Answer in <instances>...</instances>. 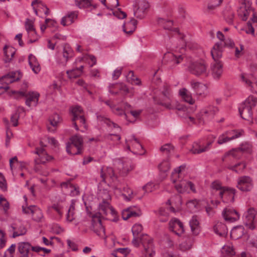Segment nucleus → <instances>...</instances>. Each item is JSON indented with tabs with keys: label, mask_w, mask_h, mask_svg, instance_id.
Wrapping results in <instances>:
<instances>
[{
	"label": "nucleus",
	"mask_w": 257,
	"mask_h": 257,
	"mask_svg": "<svg viewBox=\"0 0 257 257\" xmlns=\"http://www.w3.org/2000/svg\"><path fill=\"white\" fill-rule=\"evenodd\" d=\"M250 0H243L237 10L238 16L243 20L246 21L249 16H251L245 28L246 33L254 35V29L257 28V12H254L251 7Z\"/></svg>",
	"instance_id": "1"
},
{
	"label": "nucleus",
	"mask_w": 257,
	"mask_h": 257,
	"mask_svg": "<svg viewBox=\"0 0 257 257\" xmlns=\"http://www.w3.org/2000/svg\"><path fill=\"white\" fill-rule=\"evenodd\" d=\"M211 54L215 62L211 65L212 74L214 78L218 79L223 72V64L219 60L222 55V44L216 43L211 51Z\"/></svg>",
	"instance_id": "2"
},
{
	"label": "nucleus",
	"mask_w": 257,
	"mask_h": 257,
	"mask_svg": "<svg viewBox=\"0 0 257 257\" xmlns=\"http://www.w3.org/2000/svg\"><path fill=\"white\" fill-rule=\"evenodd\" d=\"M137 237L134 236L132 240L133 244L136 247H138L141 242L144 247L142 252L144 257H153L155 252L152 237L146 234H142L139 239Z\"/></svg>",
	"instance_id": "3"
},
{
	"label": "nucleus",
	"mask_w": 257,
	"mask_h": 257,
	"mask_svg": "<svg viewBox=\"0 0 257 257\" xmlns=\"http://www.w3.org/2000/svg\"><path fill=\"white\" fill-rule=\"evenodd\" d=\"M83 149V139L81 136L75 135L71 137L66 145L67 152L72 155H78L82 153Z\"/></svg>",
	"instance_id": "4"
},
{
	"label": "nucleus",
	"mask_w": 257,
	"mask_h": 257,
	"mask_svg": "<svg viewBox=\"0 0 257 257\" xmlns=\"http://www.w3.org/2000/svg\"><path fill=\"white\" fill-rule=\"evenodd\" d=\"M97 118L98 121L103 122L106 124L111 129H114L116 130L115 134H106L104 136V138L106 141H111L113 142L114 143H116V142L119 141L121 137L120 136L117 134L118 132H120L121 131V127L116 123L114 122L111 121L109 118L104 117L101 115H97Z\"/></svg>",
	"instance_id": "5"
},
{
	"label": "nucleus",
	"mask_w": 257,
	"mask_h": 257,
	"mask_svg": "<svg viewBox=\"0 0 257 257\" xmlns=\"http://www.w3.org/2000/svg\"><path fill=\"white\" fill-rule=\"evenodd\" d=\"M188 70L196 76H206L208 74L207 66L203 60L191 62L188 66Z\"/></svg>",
	"instance_id": "6"
},
{
	"label": "nucleus",
	"mask_w": 257,
	"mask_h": 257,
	"mask_svg": "<svg viewBox=\"0 0 257 257\" xmlns=\"http://www.w3.org/2000/svg\"><path fill=\"white\" fill-rule=\"evenodd\" d=\"M34 153L37 155L34 160L35 164L34 169L36 172L40 170L38 166V165H44L54 159L53 157L49 155L44 148H36Z\"/></svg>",
	"instance_id": "7"
},
{
	"label": "nucleus",
	"mask_w": 257,
	"mask_h": 257,
	"mask_svg": "<svg viewBox=\"0 0 257 257\" xmlns=\"http://www.w3.org/2000/svg\"><path fill=\"white\" fill-rule=\"evenodd\" d=\"M71 112L73 115L72 120L73 125L76 131L79 130L78 126L77 124V121H79L80 125H83L86 128L85 118L84 117V112L82 108L80 106H76L72 108Z\"/></svg>",
	"instance_id": "8"
},
{
	"label": "nucleus",
	"mask_w": 257,
	"mask_h": 257,
	"mask_svg": "<svg viewBox=\"0 0 257 257\" xmlns=\"http://www.w3.org/2000/svg\"><path fill=\"white\" fill-rule=\"evenodd\" d=\"M162 94L164 97L158 103L169 109H175V106L173 104V100L169 86L166 85L164 86Z\"/></svg>",
	"instance_id": "9"
},
{
	"label": "nucleus",
	"mask_w": 257,
	"mask_h": 257,
	"mask_svg": "<svg viewBox=\"0 0 257 257\" xmlns=\"http://www.w3.org/2000/svg\"><path fill=\"white\" fill-rule=\"evenodd\" d=\"M216 136L210 135L207 137V142L205 145H202L198 143L193 145L191 152L194 154H198L208 151L211 148L212 144L214 142Z\"/></svg>",
	"instance_id": "10"
},
{
	"label": "nucleus",
	"mask_w": 257,
	"mask_h": 257,
	"mask_svg": "<svg viewBox=\"0 0 257 257\" xmlns=\"http://www.w3.org/2000/svg\"><path fill=\"white\" fill-rule=\"evenodd\" d=\"M183 55H175L173 53H168L164 55L163 63L169 69H173L176 65L180 64L184 58Z\"/></svg>",
	"instance_id": "11"
},
{
	"label": "nucleus",
	"mask_w": 257,
	"mask_h": 257,
	"mask_svg": "<svg viewBox=\"0 0 257 257\" xmlns=\"http://www.w3.org/2000/svg\"><path fill=\"white\" fill-rule=\"evenodd\" d=\"M256 211L254 208L250 207L244 212L243 218L245 225L251 230L255 227V220L254 219Z\"/></svg>",
	"instance_id": "12"
},
{
	"label": "nucleus",
	"mask_w": 257,
	"mask_h": 257,
	"mask_svg": "<svg viewBox=\"0 0 257 257\" xmlns=\"http://www.w3.org/2000/svg\"><path fill=\"white\" fill-rule=\"evenodd\" d=\"M236 187L241 191H249L253 187L252 179L248 176H243L237 179Z\"/></svg>",
	"instance_id": "13"
},
{
	"label": "nucleus",
	"mask_w": 257,
	"mask_h": 257,
	"mask_svg": "<svg viewBox=\"0 0 257 257\" xmlns=\"http://www.w3.org/2000/svg\"><path fill=\"white\" fill-rule=\"evenodd\" d=\"M91 229L99 236L103 237L105 235V229L98 214L92 216Z\"/></svg>",
	"instance_id": "14"
},
{
	"label": "nucleus",
	"mask_w": 257,
	"mask_h": 257,
	"mask_svg": "<svg viewBox=\"0 0 257 257\" xmlns=\"http://www.w3.org/2000/svg\"><path fill=\"white\" fill-rule=\"evenodd\" d=\"M109 202L110 201H102L99 205V211H101L102 214L105 215L109 214H111L114 217V218L112 219V220L114 222H116L118 220L116 212L114 208L110 206Z\"/></svg>",
	"instance_id": "15"
},
{
	"label": "nucleus",
	"mask_w": 257,
	"mask_h": 257,
	"mask_svg": "<svg viewBox=\"0 0 257 257\" xmlns=\"http://www.w3.org/2000/svg\"><path fill=\"white\" fill-rule=\"evenodd\" d=\"M236 192L235 189L225 187L223 188L219 193V196L224 203H232L234 201V197Z\"/></svg>",
	"instance_id": "16"
},
{
	"label": "nucleus",
	"mask_w": 257,
	"mask_h": 257,
	"mask_svg": "<svg viewBox=\"0 0 257 257\" xmlns=\"http://www.w3.org/2000/svg\"><path fill=\"white\" fill-rule=\"evenodd\" d=\"M23 212L25 214L31 213L33 218L36 221H41L43 218V213L42 210L34 205H31L29 207L22 206Z\"/></svg>",
	"instance_id": "17"
},
{
	"label": "nucleus",
	"mask_w": 257,
	"mask_h": 257,
	"mask_svg": "<svg viewBox=\"0 0 257 257\" xmlns=\"http://www.w3.org/2000/svg\"><path fill=\"white\" fill-rule=\"evenodd\" d=\"M129 143L127 144V149L130 150L133 154L137 155H142L143 147L140 143L139 141L132 136V139L128 141Z\"/></svg>",
	"instance_id": "18"
},
{
	"label": "nucleus",
	"mask_w": 257,
	"mask_h": 257,
	"mask_svg": "<svg viewBox=\"0 0 257 257\" xmlns=\"http://www.w3.org/2000/svg\"><path fill=\"white\" fill-rule=\"evenodd\" d=\"M73 57V51L68 45H65L63 46L62 52L59 54V63L65 65L70 58Z\"/></svg>",
	"instance_id": "19"
},
{
	"label": "nucleus",
	"mask_w": 257,
	"mask_h": 257,
	"mask_svg": "<svg viewBox=\"0 0 257 257\" xmlns=\"http://www.w3.org/2000/svg\"><path fill=\"white\" fill-rule=\"evenodd\" d=\"M222 215L225 220L230 222H234L239 219V213L232 208H226L222 212Z\"/></svg>",
	"instance_id": "20"
},
{
	"label": "nucleus",
	"mask_w": 257,
	"mask_h": 257,
	"mask_svg": "<svg viewBox=\"0 0 257 257\" xmlns=\"http://www.w3.org/2000/svg\"><path fill=\"white\" fill-rule=\"evenodd\" d=\"M40 93L37 91H29L26 93L25 104L28 107L36 106L38 103Z\"/></svg>",
	"instance_id": "21"
},
{
	"label": "nucleus",
	"mask_w": 257,
	"mask_h": 257,
	"mask_svg": "<svg viewBox=\"0 0 257 257\" xmlns=\"http://www.w3.org/2000/svg\"><path fill=\"white\" fill-rule=\"evenodd\" d=\"M170 229L176 234L180 236L184 232L183 223L177 218L172 219L169 222Z\"/></svg>",
	"instance_id": "22"
},
{
	"label": "nucleus",
	"mask_w": 257,
	"mask_h": 257,
	"mask_svg": "<svg viewBox=\"0 0 257 257\" xmlns=\"http://www.w3.org/2000/svg\"><path fill=\"white\" fill-rule=\"evenodd\" d=\"M109 92L114 95L119 92L126 95L129 92V89L126 85L123 83L111 84L109 85Z\"/></svg>",
	"instance_id": "23"
},
{
	"label": "nucleus",
	"mask_w": 257,
	"mask_h": 257,
	"mask_svg": "<svg viewBox=\"0 0 257 257\" xmlns=\"http://www.w3.org/2000/svg\"><path fill=\"white\" fill-rule=\"evenodd\" d=\"M31 250V244L27 241L20 242L18 243V251L20 257H29Z\"/></svg>",
	"instance_id": "24"
},
{
	"label": "nucleus",
	"mask_w": 257,
	"mask_h": 257,
	"mask_svg": "<svg viewBox=\"0 0 257 257\" xmlns=\"http://www.w3.org/2000/svg\"><path fill=\"white\" fill-rule=\"evenodd\" d=\"M190 85L194 93L197 95L204 94L207 90L206 86L200 82L192 81L190 82Z\"/></svg>",
	"instance_id": "25"
},
{
	"label": "nucleus",
	"mask_w": 257,
	"mask_h": 257,
	"mask_svg": "<svg viewBox=\"0 0 257 257\" xmlns=\"http://www.w3.org/2000/svg\"><path fill=\"white\" fill-rule=\"evenodd\" d=\"M78 12L76 11L69 12L61 20V24L64 26H69L72 24L77 18Z\"/></svg>",
	"instance_id": "26"
},
{
	"label": "nucleus",
	"mask_w": 257,
	"mask_h": 257,
	"mask_svg": "<svg viewBox=\"0 0 257 257\" xmlns=\"http://www.w3.org/2000/svg\"><path fill=\"white\" fill-rule=\"evenodd\" d=\"M218 109L214 106H209L201 111L202 118L203 120L211 119L214 117Z\"/></svg>",
	"instance_id": "27"
},
{
	"label": "nucleus",
	"mask_w": 257,
	"mask_h": 257,
	"mask_svg": "<svg viewBox=\"0 0 257 257\" xmlns=\"http://www.w3.org/2000/svg\"><path fill=\"white\" fill-rule=\"evenodd\" d=\"M140 210L138 211L134 209V207H128L122 211L121 215L123 220H126L131 217H137L141 215Z\"/></svg>",
	"instance_id": "28"
},
{
	"label": "nucleus",
	"mask_w": 257,
	"mask_h": 257,
	"mask_svg": "<svg viewBox=\"0 0 257 257\" xmlns=\"http://www.w3.org/2000/svg\"><path fill=\"white\" fill-rule=\"evenodd\" d=\"M252 109L249 106H245L241 104L238 107L239 112L240 116L244 119H248L252 117Z\"/></svg>",
	"instance_id": "29"
},
{
	"label": "nucleus",
	"mask_w": 257,
	"mask_h": 257,
	"mask_svg": "<svg viewBox=\"0 0 257 257\" xmlns=\"http://www.w3.org/2000/svg\"><path fill=\"white\" fill-rule=\"evenodd\" d=\"M10 231L13 232L12 237L15 238L17 236L25 235L27 232V229L23 225L14 224L11 226Z\"/></svg>",
	"instance_id": "30"
},
{
	"label": "nucleus",
	"mask_w": 257,
	"mask_h": 257,
	"mask_svg": "<svg viewBox=\"0 0 257 257\" xmlns=\"http://www.w3.org/2000/svg\"><path fill=\"white\" fill-rule=\"evenodd\" d=\"M189 225L193 234L196 235H198L200 232V229L199 222L197 216L194 215L192 216L189 221Z\"/></svg>",
	"instance_id": "31"
},
{
	"label": "nucleus",
	"mask_w": 257,
	"mask_h": 257,
	"mask_svg": "<svg viewBox=\"0 0 257 257\" xmlns=\"http://www.w3.org/2000/svg\"><path fill=\"white\" fill-rule=\"evenodd\" d=\"M15 52L16 51L14 47L5 45L4 47V52L5 56L4 61L5 63L10 62L12 60L15 54Z\"/></svg>",
	"instance_id": "32"
},
{
	"label": "nucleus",
	"mask_w": 257,
	"mask_h": 257,
	"mask_svg": "<svg viewBox=\"0 0 257 257\" xmlns=\"http://www.w3.org/2000/svg\"><path fill=\"white\" fill-rule=\"evenodd\" d=\"M29 64L35 73H38L40 71V66L36 57L30 54L28 57Z\"/></svg>",
	"instance_id": "33"
},
{
	"label": "nucleus",
	"mask_w": 257,
	"mask_h": 257,
	"mask_svg": "<svg viewBox=\"0 0 257 257\" xmlns=\"http://www.w3.org/2000/svg\"><path fill=\"white\" fill-rule=\"evenodd\" d=\"M216 36L220 40L219 43L222 44V49L224 47L232 48L234 46V42L230 39H225L224 35L220 31L217 32Z\"/></svg>",
	"instance_id": "34"
},
{
	"label": "nucleus",
	"mask_w": 257,
	"mask_h": 257,
	"mask_svg": "<svg viewBox=\"0 0 257 257\" xmlns=\"http://www.w3.org/2000/svg\"><path fill=\"white\" fill-rule=\"evenodd\" d=\"M20 74V73L18 71L12 72L4 76L2 79L7 81V83H13L21 78Z\"/></svg>",
	"instance_id": "35"
},
{
	"label": "nucleus",
	"mask_w": 257,
	"mask_h": 257,
	"mask_svg": "<svg viewBox=\"0 0 257 257\" xmlns=\"http://www.w3.org/2000/svg\"><path fill=\"white\" fill-rule=\"evenodd\" d=\"M245 149L242 147L234 149L226 153L224 157L231 156L235 159H240Z\"/></svg>",
	"instance_id": "36"
},
{
	"label": "nucleus",
	"mask_w": 257,
	"mask_h": 257,
	"mask_svg": "<svg viewBox=\"0 0 257 257\" xmlns=\"http://www.w3.org/2000/svg\"><path fill=\"white\" fill-rule=\"evenodd\" d=\"M137 25V21L132 18L129 22L123 25V31L126 34H131L135 30Z\"/></svg>",
	"instance_id": "37"
},
{
	"label": "nucleus",
	"mask_w": 257,
	"mask_h": 257,
	"mask_svg": "<svg viewBox=\"0 0 257 257\" xmlns=\"http://www.w3.org/2000/svg\"><path fill=\"white\" fill-rule=\"evenodd\" d=\"M100 177L102 181H105V179L108 178L113 179L114 177L113 169L111 167H103L101 170Z\"/></svg>",
	"instance_id": "38"
},
{
	"label": "nucleus",
	"mask_w": 257,
	"mask_h": 257,
	"mask_svg": "<svg viewBox=\"0 0 257 257\" xmlns=\"http://www.w3.org/2000/svg\"><path fill=\"white\" fill-rule=\"evenodd\" d=\"M179 94L185 101L190 104H192L194 102V99L192 98L191 94L186 88H183L179 90Z\"/></svg>",
	"instance_id": "39"
},
{
	"label": "nucleus",
	"mask_w": 257,
	"mask_h": 257,
	"mask_svg": "<svg viewBox=\"0 0 257 257\" xmlns=\"http://www.w3.org/2000/svg\"><path fill=\"white\" fill-rule=\"evenodd\" d=\"M213 229L215 233L219 236H224L227 233V227L226 225L221 222H218L215 225Z\"/></svg>",
	"instance_id": "40"
},
{
	"label": "nucleus",
	"mask_w": 257,
	"mask_h": 257,
	"mask_svg": "<svg viewBox=\"0 0 257 257\" xmlns=\"http://www.w3.org/2000/svg\"><path fill=\"white\" fill-rule=\"evenodd\" d=\"M174 31L176 33L177 37L179 38L181 41V48H183L184 47H185L186 48L191 49V44L189 42L187 41V40L186 39V36L180 33L177 29H175Z\"/></svg>",
	"instance_id": "41"
},
{
	"label": "nucleus",
	"mask_w": 257,
	"mask_h": 257,
	"mask_svg": "<svg viewBox=\"0 0 257 257\" xmlns=\"http://www.w3.org/2000/svg\"><path fill=\"white\" fill-rule=\"evenodd\" d=\"M229 134V133H223L222 134L220 135L218 138L217 144L219 145H222L226 143L231 140L237 138V135H233L231 137L227 136L226 135Z\"/></svg>",
	"instance_id": "42"
},
{
	"label": "nucleus",
	"mask_w": 257,
	"mask_h": 257,
	"mask_svg": "<svg viewBox=\"0 0 257 257\" xmlns=\"http://www.w3.org/2000/svg\"><path fill=\"white\" fill-rule=\"evenodd\" d=\"M246 166V165L245 163L244 162H241L233 166H229L228 169L237 174H240L243 172Z\"/></svg>",
	"instance_id": "43"
},
{
	"label": "nucleus",
	"mask_w": 257,
	"mask_h": 257,
	"mask_svg": "<svg viewBox=\"0 0 257 257\" xmlns=\"http://www.w3.org/2000/svg\"><path fill=\"white\" fill-rule=\"evenodd\" d=\"M119 165L121 167L122 173L125 174L135 168L134 164L130 160L122 162L120 163Z\"/></svg>",
	"instance_id": "44"
},
{
	"label": "nucleus",
	"mask_w": 257,
	"mask_h": 257,
	"mask_svg": "<svg viewBox=\"0 0 257 257\" xmlns=\"http://www.w3.org/2000/svg\"><path fill=\"white\" fill-rule=\"evenodd\" d=\"M75 218V203L72 200L66 214V220L70 222L74 220Z\"/></svg>",
	"instance_id": "45"
},
{
	"label": "nucleus",
	"mask_w": 257,
	"mask_h": 257,
	"mask_svg": "<svg viewBox=\"0 0 257 257\" xmlns=\"http://www.w3.org/2000/svg\"><path fill=\"white\" fill-rule=\"evenodd\" d=\"M98 198L102 201H110L111 196L107 189H100L98 193Z\"/></svg>",
	"instance_id": "46"
},
{
	"label": "nucleus",
	"mask_w": 257,
	"mask_h": 257,
	"mask_svg": "<svg viewBox=\"0 0 257 257\" xmlns=\"http://www.w3.org/2000/svg\"><path fill=\"white\" fill-rule=\"evenodd\" d=\"M241 79L247 85L250 87V90L253 92L257 94V83H252L251 81L248 80L244 74H242Z\"/></svg>",
	"instance_id": "47"
},
{
	"label": "nucleus",
	"mask_w": 257,
	"mask_h": 257,
	"mask_svg": "<svg viewBox=\"0 0 257 257\" xmlns=\"http://www.w3.org/2000/svg\"><path fill=\"white\" fill-rule=\"evenodd\" d=\"M222 253L225 256H232L235 254V251L231 245H225L222 247Z\"/></svg>",
	"instance_id": "48"
},
{
	"label": "nucleus",
	"mask_w": 257,
	"mask_h": 257,
	"mask_svg": "<svg viewBox=\"0 0 257 257\" xmlns=\"http://www.w3.org/2000/svg\"><path fill=\"white\" fill-rule=\"evenodd\" d=\"M175 187L179 193H182L187 190V181L181 180Z\"/></svg>",
	"instance_id": "49"
},
{
	"label": "nucleus",
	"mask_w": 257,
	"mask_h": 257,
	"mask_svg": "<svg viewBox=\"0 0 257 257\" xmlns=\"http://www.w3.org/2000/svg\"><path fill=\"white\" fill-rule=\"evenodd\" d=\"M257 103V98L254 97L252 95L248 96L245 100L241 103L242 104H244L245 106H249L252 109V107H254L256 106Z\"/></svg>",
	"instance_id": "50"
},
{
	"label": "nucleus",
	"mask_w": 257,
	"mask_h": 257,
	"mask_svg": "<svg viewBox=\"0 0 257 257\" xmlns=\"http://www.w3.org/2000/svg\"><path fill=\"white\" fill-rule=\"evenodd\" d=\"M186 205L190 212H195L197 211L198 209V206L199 205V202L196 199L192 200L187 202Z\"/></svg>",
	"instance_id": "51"
},
{
	"label": "nucleus",
	"mask_w": 257,
	"mask_h": 257,
	"mask_svg": "<svg viewBox=\"0 0 257 257\" xmlns=\"http://www.w3.org/2000/svg\"><path fill=\"white\" fill-rule=\"evenodd\" d=\"M62 207L58 204H54L51 206L48 207L47 211L48 213L52 212L53 210L55 211L60 217H62L63 212L62 211Z\"/></svg>",
	"instance_id": "52"
},
{
	"label": "nucleus",
	"mask_w": 257,
	"mask_h": 257,
	"mask_svg": "<svg viewBox=\"0 0 257 257\" xmlns=\"http://www.w3.org/2000/svg\"><path fill=\"white\" fill-rule=\"evenodd\" d=\"M126 79L128 82L132 84H135L136 85H140L141 84L140 80L134 76V72L130 71L127 75L126 76Z\"/></svg>",
	"instance_id": "53"
},
{
	"label": "nucleus",
	"mask_w": 257,
	"mask_h": 257,
	"mask_svg": "<svg viewBox=\"0 0 257 257\" xmlns=\"http://www.w3.org/2000/svg\"><path fill=\"white\" fill-rule=\"evenodd\" d=\"M25 28L29 34V35H35L36 33L35 30L34 28L33 22L32 21L27 19L25 23Z\"/></svg>",
	"instance_id": "54"
},
{
	"label": "nucleus",
	"mask_w": 257,
	"mask_h": 257,
	"mask_svg": "<svg viewBox=\"0 0 257 257\" xmlns=\"http://www.w3.org/2000/svg\"><path fill=\"white\" fill-rule=\"evenodd\" d=\"M158 215L161 222H166L168 220L169 214L167 209L161 208L158 211Z\"/></svg>",
	"instance_id": "55"
},
{
	"label": "nucleus",
	"mask_w": 257,
	"mask_h": 257,
	"mask_svg": "<svg viewBox=\"0 0 257 257\" xmlns=\"http://www.w3.org/2000/svg\"><path fill=\"white\" fill-rule=\"evenodd\" d=\"M158 22L159 23L162 25L164 28L166 30H171L173 25V22L171 20L167 21L163 19H159Z\"/></svg>",
	"instance_id": "56"
},
{
	"label": "nucleus",
	"mask_w": 257,
	"mask_h": 257,
	"mask_svg": "<svg viewBox=\"0 0 257 257\" xmlns=\"http://www.w3.org/2000/svg\"><path fill=\"white\" fill-rule=\"evenodd\" d=\"M182 166H180L178 168L175 169L172 173L171 180L173 183L178 182V179L179 178V175L181 173Z\"/></svg>",
	"instance_id": "57"
},
{
	"label": "nucleus",
	"mask_w": 257,
	"mask_h": 257,
	"mask_svg": "<svg viewBox=\"0 0 257 257\" xmlns=\"http://www.w3.org/2000/svg\"><path fill=\"white\" fill-rule=\"evenodd\" d=\"M0 206L3 208L5 213H7L10 208L9 202L3 195H0Z\"/></svg>",
	"instance_id": "58"
},
{
	"label": "nucleus",
	"mask_w": 257,
	"mask_h": 257,
	"mask_svg": "<svg viewBox=\"0 0 257 257\" xmlns=\"http://www.w3.org/2000/svg\"><path fill=\"white\" fill-rule=\"evenodd\" d=\"M75 5L80 9L88 7L91 5L90 0H75Z\"/></svg>",
	"instance_id": "59"
},
{
	"label": "nucleus",
	"mask_w": 257,
	"mask_h": 257,
	"mask_svg": "<svg viewBox=\"0 0 257 257\" xmlns=\"http://www.w3.org/2000/svg\"><path fill=\"white\" fill-rule=\"evenodd\" d=\"M160 150L163 153L168 154L174 151V147L171 144L168 143L162 146Z\"/></svg>",
	"instance_id": "60"
},
{
	"label": "nucleus",
	"mask_w": 257,
	"mask_h": 257,
	"mask_svg": "<svg viewBox=\"0 0 257 257\" xmlns=\"http://www.w3.org/2000/svg\"><path fill=\"white\" fill-rule=\"evenodd\" d=\"M66 73L70 79L75 78L81 75V71L76 69L67 70Z\"/></svg>",
	"instance_id": "61"
},
{
	"label": "nucleus",
	"mask_w": 257,
	"mask_h": 257,
	"mask_svg": "<svg viewBox=\"0 0 257 257\" xmlns=\"http://www.w3.org/2000/svg\"><path fill=\"white\" fill-rule=\"evenodd\" d=\"M143 230V226L140 224H135L132 228V231L134 236H138Z\"/></svg>",
	"instance_id": "62"
},
{
	"label": "nucleus",
	"mask_w": 257,
	"mask_h": 257,
	"mask_svg": "<svg viewBox=\"0 0 257 257\" xmlns=\"http://www.w3.org/2000/svg\"><path fill=\"white\" fill-rule=\"evenodd\" d=\"M49 121L50 122V124L53 126H56L57 125L58 123L60 121V118L59 116V115L55 113L53 114L50 118Z\"/></svg>",
	"instance_id": "63"
},
{
	"label": "nucleus",
	"mask_w": 257,
	"mask_h": 257,
	"mask_svg": "<svg viewBox=\"0 0 257 257\" xmlns=\"http://www.w3.org/2000/svg\"><path fill=\"white\" fill-rule=\"evenodd\" d=\"M16 245L12 244L5 252L3 257H14L13 254L15 251Z\"/></svg>",
	"instance_id": "64"
}]
</instances>
